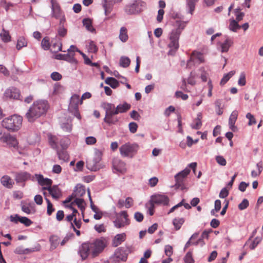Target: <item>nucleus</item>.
Listing matches in <instances>:
<instances>
[{
	"label": "nucleus",
	"mask_w": 263,
	"mask_h": 263,
	"mask_svg": "<svg viewBox=\"0 0 263 263\" xmlns=\"http://www.w3.org/2000/svg\"><path fill=\"white\" fill-rule=\"evenodd\" d=\"M84 26L85 27L86 29L89 31L92 32L94 31V28L92 26L91 20L89 18H85L83 21Z\"/></svg>",
	"instance_id": "obj_31"
},
{
	"label": "nucleus",
	"mask_w": 263,
	"mask_h": 263,
	"mask_svg": "<svg viewBox=\"0 0 263 263\" xmlns=\"http://www.w3.org/2000/svg\"><path fill=\"white\" fill-rule=\"evenodd\" d=\"M235 73L234 70L231 71L229 73L224 74L220 81V85H223L226 84L229 80Z\"/></svg>",
	"instance_id": "obj_32"
},
{
	"label": "nucleus",
	"mask_w": 263,
	"mask_h": 263,
	"mask_svg": "<svg viewBox=\"0 0 263 263\" xmlns=\"http://www.w3.org/2000/svg\"><path fill=\"white\" fill-rule=\"evenodd\" d=\"M138 125L135 122H131L129 124V130L132 133H135L137 129Z\"/></svg>",
	"instance_id": "obj_63"
},
{
	"label": "nucleus",
	"mask_w": 263,
	"mask_h": 263,
	"mask_svg": "<svg viewBox=\"0 0 263 263\" xmlns=\"http://www.w3.org/2000/svg\"><path fill=\"white\" fill-rule=\"evenodd\" d=\"M31 175L29 173L24 172L17 173L15 176V181L16 182H24L30 178Z\"/></svg>",
	"instance_id": "obj_18"
},
{
	"label": "nucleus",
	"mask_w": 263,
	"mask_h": 263,
	"mask_svg": "<svg viewBox=\"0 0 263 263\" xmlns=\"http://www.w3.org/2000/svg\"><path fill=\"white\" fill-rule=\"evenodd\" d=\"M104 242L101 240H96L92 243H83L79 248V253L83 260L85 259L89 254L92 257L97 256L104 249Z\"/></svg>",
	"instance_id": "obj_1"
},
{
	"label": "nucleus",
	"mask_w": 263,
	"mask_h": 263,
	"mask_svg": "<svg viewBox=\"0 0 263 263\" xmlns=\"http://www.w3.org/2000/svg\"><path fill=\"white\" fill-rule=\"evenodd\" d=\"M113 166L115 170L121 173H124L126 171L125 163L118 159H114L113 160Z\"/></svg>",
	"instance_id": "obj_16"
},
{
	"label": "nucleus",
	"mask_w": 263,
	"mask_h": 263,
	"mask_svg": "<svg viewBox=\"0 0 263 263\" xmlns=\"http://www.w3.org/2000/svg\"><path fill=\"white\" fill-rule=\"evenodd\" d=\"M22 117L14 115L3 119L2 125L7 130L14 132L20 129L22 126Z\"/></svg>",
	"instance_id": "obj_3"
},
{
	"label": "nucleus",
	"mask_w": 263,
	"mask_h": 263,
	"mask_svg": "<svg viewBox=\"0 0 263 263\" xmlns=\"http://www.w3.org/2000/svg\"><path fill=\"white\" fill-rule=\"evenodd\" d=\"M119 38L123 42H126L128 39L127 31L125 27H122L120 29Z\"/></svg>",
	"instance_id": "obj_30"
},
{
	"label": "nucleus",
	"mask_w": 263,
	"mask_h": 263,
	"mask_svg": "<svg viewBox=\"0 0 263 263\" xmlns=\"http://www.w3.org/2000/svg\"><path fill=\"white\" fill-rule=\"evenodd\" d=\"M131 106L127 102H124L123 104H120L116 107L117 114L119 113H123L127 111L130 108Z\"/></svg>",
	"instance_id": "obj_24"
},
{
	"label": "nucleus",
	"mask_w": 263,
	"mask_h": 263,
	"mask_svg": "<svg viewBox=\"0 0 263 263\" xmlns=\"http://www.w3.org/2000/svg\"><path fill=\"white\" fill-rule=\"evenodd\" d=\"M183 29V27H179L175 30H173L170 33L169 39L170 42L168 44V47L171 48L177 49L179 47L178 40L179 36L181 34L182 30Z\"/></svg>",
	"instance_id": "obj_5"
},
{
	"label": "nucleus",
	"mask_w": 263,
	"mask_h": 263,
	"mask_svg": "<svg viewBox=\"0 0 263 263\" xmlns=\"http://www.w3.org/2000/svg\"><path fill=\"white\" fill-rule=\"evenodd\" d=\"M195 77V72L194 71L191 72L190 77L187 79V83L191 85H195L196 81L194 80Z\"/></svg>",
	"instance_id": "obj_50"
},
{
	"label": "nucleus",
	"mask_w": 263,
	"mask_h": 263,
	"mask_svg": "<svg viewBox=\"0 0 263 263\" xmlns=\"http://www.w3.org/2000/svg\"><path fill=\"white\" fill-rule=\"evenodd\" d=\"M233 44V41L231 39L227 37L223 43L220 44L221 51L222 52H227Z\"/></svg>",
	"instance_id": "obj_23"
},
{
	"label": "nucleus",
	"mask_w": 263,
	"mask_h": 263,
	"mask_svg": "<svg viewBox=\"0 0 263 263\" xmlns=\"http://www.w3.org/2000/svg\"><path fill=\"white\" fill-rule=\"evenodd\" d=\"M88 50L91 52L95 53L97 51L98 48L95 43L91 41L88 45Z\"/></svg>",
	"instance_id": "obj_61"
},
{
	"label": "nucleus",
	"mask_w": 263,
	"mask_h": 263,
	"mask_svg": "<svg viewBox=\"0 0 263 263\" xmlns=\"http://www.w3.org/2000/svg\"><path fill=\"white\" fill-rule=\"evenodd\" d=\"M42 48L44 50H48L50 47L49 40L48 37H44L41 42Z\"/></svg>",
	"instance_id": "obj_43"
},
{
	"label": "nucleus",
	"mask_w": 263,
	"mask_h": 263,
	"mask_svg": "<svg viewBox=\"0 0 263 263\" xmlns=\"http://www.w3.org/2000/svg\"><path fill=\"white\" fill-rule=\"evenodd\" d=\"M249 201L247 199H244L239 204L238 208L240 210H243L249 206Z\"/></svg>",
	"instance_id": "obj_51"
},
{
	"label": "nucleus",
	"mask_w": 263,
	"mask_h": 263,
	"mask_svg": "<svg viewBox=\"0 0 263 263\" xmlns=\"http://www.w3.org/2000/svg\"><path fill=\"white\" fill-rule=\"evenodd\" d=\"M125 239V234L124 233L117 235L114 240L113 245L115 247H117L122 242L124 241Z\"/></svg>",
	"instance_id": "obj_27"
},
{
	"label": "nucleus",
	"mask_w": 263,
	"mask_h": 263,
	"mask_svg": "<svg viewBox=\"0 0 263 263\" xmlns=\"http://www.w3.org/2000/svg\"><path fill=\"white\" fill-rule=\"evenodd\" d=\"M238 115V112L237 110H233L229 119L230 128L233 132H236L237 130L236 126H235V123L237 120Z\"/></svg>",
	"instance_id": "obj_15"
},
{
	"label": "nucleus",
	"mask_w": 263,
	"mask_h": 263,
	"mask_svg": "<svg viewBox=\"0 0 263 263\" xmlns=\"http://www.w3.org/2000/svg\"><path fill=\"white\" fill-rule=\"evenodd\" d=\"M151 202L155 204L165 205L168 204L169 199L166 195L158 194L152 196Z\"/></svg>",
	"instance_id": "obj_10"
},
{
	"label": "nucleus",
	"mask_w": 263,
	"mask_h": 263,
	"mask_svg": "<svg viewBox=\"0 0 263 263\" xmlns=\"http://www.w3.org/2000/svg\"><path fill=\"white\" fill-rule=\"evenodd\" d=\"M134 200L131 197H127L125 201V206L126 208H130L133 204Z\"/></svg>",
	"instance_id": "obj_64"
},
{
	"label": "nucleus",
	"mask_w": 263,
	"mask_h": 263,
	"mask_svg": "<svg viewBox=\"0 0 263 263\" xmlns=\"http://www.w3.org/2000/svg\"><path fill=\"white\" fill-rule=\"evenodd\" d=\"M4 95L6 98L8 99H18L20 93L17 89L12 88L7 89Z\"/></svg>",
	"instance_id": "obj_13"
},
{
	"label": "nucleus",
	"mask_w": 263,
	"mask_h": 263,
	"mask_svg": "<svg viewBox=\"0 0 263 263\" xmlns=\"http://www.w3.org/2000/svg\"><path fill=\"white\" fill-rule=\"evenodd\" d=\"M200 71H201V79L204 82H205L207 81V78L208 74L206 72V71L205 70V69L204 67H201L199 69Z\"/></svg>",
	"instance_id": "obj_53"
},
{
	"label": "nucleus",
	"mask_w": 263,
	"mask_h": 263,
	"mask_svg": "<svg viewBox=\"0 0 263 263\" xmlns=\"http://www.w3.org/2000/svg\"><path fill=\"white\" fill-rule=\"evenodd\" d=\"M246 118L249 119L248 125L249 126H251L253 124H255L256 123V120L254 117L250 113H248L246 115Z\"/></svg>",
	"instance_id": "obj_48"
},
{
	"label": "nucleus",
	"mask_w": 263,
	"mask_h": 263,
	"mask_svg": "<svg viewBox=\"0 0 263 263\" xmlns=\"http://www.w3.org/2000/svg\"><path fill=\"white\" fill-rule=\"evenodd\" d=\"M183 260L185 263H194L192 252L189 251L184 256Z\"/></svg>",
	"instance_id": "obj_37"
},
{
	"label": "nucleus",
	"mask_w": 263,
	"mask_h": 263,
	"mask_svg": "<svg viewBox=\"0 0 263 263\" xmlns=\"http://www.w3.org/2000/svg\"><path fill=\"white\" fill-rule=\"evenodd\" d=\"M145 3L141 1L137 0L132 5L125 7V11L128 14H133L140 12L145 7Z\"/></svg>",
	"instance_id": "obj_8"
},
{
	"label": "nucleus",
	"mask_w": 263,
	"mask_h": 263,
	"mask_svg": "<svg viewBox=\"0 0 263 263\" xmlns=\"http://www.w3.org/2000/svg\"><path fill=\"white\" fill-rule=\"evenodd\" d=\"M97 140L96 138L92 136L88 137L85 139V142L88 145L94 144L96 143Z\"/></svg>",
	"instance_id": "obj_62"
},
{
	"label": "nucleus",
	"mask_w": 263,
	"mask_h": 263,
	"mask_svg": "<svg viewBox=\"0 0 263 263\" xmlns=\"http://www.w3.org/2000/svg\"><path fill=\"white\" fill-rule=\"evenodd\" d=\"M0 36L4 42H7L10 40V36L8 31H6L4 29H3L2 32L0 33Z\"/></svg>",
	"instance_id": "obj_36"
},
{
	"label": "nucleus",
	"mask_w": 263,
	"mask_h": 263,
	"mask_svg": "<svg viewBox=\"0 0 263 263\" xmlns=\"http://www.w3.org/2000/svg\"><path fill=\"white\" fill-rule=\"evenodd\" d=\"M60 238L57 235H52L49 238V242L50 244V250H53L55 249L60 243Z\"/></svg>",
	"instance_id": "obj_21"
},
{
	"label": "nucleus",
	"mask_w": 263,
	"mask_h": 263,
	"mask_svg": "<svg viewBox=\"0 0 263 263\" xmlns=\"http://www.w3.org/2000/svg\"><path fill=\"white\" fill-rule=\"evenodd\" d=\"M6 142L10 146L15 147L17 146L18 142L16 138L12 136H7L6 137Z\"/></svg>",
	"instance_id": "obj_35"
},
{
	"label": "nucleus",
	"mask_w": 263,
	"mask_h": 263,
	"mask_svg": "<svg viewBox=\"0 0 263 263\" xmlns=\"http://www.w3.org/2000/svg\"><path fill=\"white\" fill-rule=\"evenodd\" d=\"M100 160V158L99 156L96 158H89L87 160L86 165L87 167L89 170L93 171H96L99 169L98 163Z\"/></svg>",
	"instance_id": "obj_11"
},
{
	"label": "nucleus",
	"mask_w": 263,
	"mask_h": 263,
	"mask_svg": "<svg viewBox=\"0 0 263 263\" xmlns=\"http://www.w3.org/2000/svg\"><path fill=\"white\" fill-rule=\"evenodd\" d=\"M138 147V146L137 144L126 143L120 147V153L122 156L125 157L130 156L137 152Z\"/></svg>",
	"instance_id": "obj_9"
},
{
	"label": "nucleus",
	"mask_w": 263,
	"mask_h": 263,
	"mask_svg": "<svg viewBox=\"0 0 263 263\" xmlns=\"http://www.w3.org/2000/svg\"><path fill=\"white\" fill-rule=\"evenodd\" d=\"M51 3L52 10V16L56 18H60L62 14L60 5L55 0H51Z\"/></svg>",
	"instance_id": "obj_14"
},
{
	"label": "nucleus",
	"mask_w": 263,
	"mask_h": 263,
	"mask_svg": "<svg viewBox=\"0 0 263 263\" xmlns=\"http://www.w3.org/2000/svg\"><path fill=\"white\" fill-rule=\"evenodd\" d=\"M128 217L127 212L125 211H122L120 213L117 214L116 219L114 222L115 226L117 228H121L128 225L130 223V221Z\"/></svg>",
	"instance_id": "obj_6"
},
{
	"label": "nucleus",
	"mask_w": 263,
	"mask_h": 263,
	"mask_svg": "<svg viewBox=\"0 0 263 263\" xmlns=\"http://www.w3.org/2000/svg\"><path fill=\"white\" fill-rule=\"evenodd\" d=\"M73 193L76 197L80 198L86 193L85 186L81 184H77Z\"/></svg>",
	"instance_id": "obj_20"
},
{
	"label": "nucleus",
	"mask_w": 263,
	"mask_h": 263,
	"mask_svg": "<svg viewBox=\"0 0 263 263\" xmlns=\"http://www.w3.org/2000/svg\"><path fill=\"white\" fill-rule=\"evenodd\" d=\"M246 83V75L245 73L242 72L240 75V77L238 81V84L240 86H245Z\"/></svg>",
	"instance_id": "obj_52"
},
{
	"label": "nucleus",
	"mask_w": 263,
	"mask_h": 263,
	"mask_svg": "<svg viewBox=\"0 0 263 263\" xmlns=\"http://www.w3.org/2000/svg\"><path fill=\"white\" fill-rule=\"evenodd\" d=\"M43 189L47 190L52 198L56 200L59 199L62 196L61 190L57 186L44 187Z\"/></svg>",
	"instance_id": "obj_12"
},
{
	"label": "nucleus",
	"mask_w": 263,
	"mask_h": 263,
	"mask_svg": "<svg viewBox=\"0 0 263 263\" xmlns=\"http://www.w3.org/2000/svg\"><path fill=\"white\" fill-rule=\"evenodd\" d=\"M68 57L67 54H58L55 55V59L57 60H65L69 62L70 59H69Z\"/></svg>",
	"instance_id": "obj_58"
},
{
	"label": "nucleus",
	"mask_w": 263,
	"mask_h": 263,
	"mask_svg": "<svg viewBox=\"0 0 263 263\" xmlns=\"http://www.w3.org/2000/svg\"><path fill=\"white\" fill-rule=\"evenodd\" d=\"M73 202V205L76 204L78 208L80 209V210L82 211V213L84 211L86 206V203L84 201V200L81 198H78L76 197L74 201L72 202Z\"/></svg>",
	"instance_id": "obj_26"
},
{
	"label": "nucleus",
	"mask_w": 263,
	"mask_h": 263,
	"mask_svg": "<svg viewBox=\"0 0 263 263\" xmlns=\"http://www.w3.org/2000/svg\"><path fill=\"white\" fill-rule=\"evenodd\" d=\"M204 62V58L203 54L198 51H193L191 55L190 58L187 61L186 67L191 68L193 66H195L196 64H200Z\"/></svg>",
	"instance_id": "obj_4"
},
{
	"label": "nucleus",
	"mask_w": 263,
	"mask_h": 263,
	"mask_svg": "<svg viewBox=\"0 0 263 263\" xmlns=\"http://www.w3.org/2000/svg\"><path fill=\"white\" fill-rule=\"evenodd\" d=\"M241 28L239 25L238 22L234 20H230L229 28L233 32H236L237 30Z\"/></svg>",
	"instance_id": "obj_29"
},
{
	"label": "nucleus",
	"mask_w": 263,
	"mask_h": 263,
	"mask_svg": "<svg viewBox=\"0 0 263 263\" xmlns=\"http://www.w3.org/2000/svg\"><path fill=\"white\" fill-rule=\"evenodd\" d=\"M73 237V234L72 233L67 234L63 239V240L60 242L61 246H64L66 243L67 242Z\"/></svg>",
	"instance_id": "obj_49"
},
{
	"label": "nucleus",
	"mask_w": 263,
	"mask_h": 263,
	"mask_svg": "<svg viewBox=\"0 0 263 263\" xmlns=\"http://www.w3.org/2000/svg\"><path fill=\"white\" fill-rule=\"evenodd\" d=\"M16 217L20 222L24 224L26 226H29L32 223V221L26 217L16 216Z\"/></svg>",
	"instance_id": "obj_42"
},
{
	"label": "nucleus",
	"mask_w": 263,
	"mask_h": 263,
	"mask_svg": "<svg viewBox=\"0 0 263 263\" xmlns=\"http://www.w3.org/2000/svg\"><path fill=\"white\" fill-rule=\"evenodd\" d=\"M49 107L46 101L38 100L34 102L26 114V117L30 122L34 121L47 111Z\"/></svg>",
	"instance_id": "obj_2"
},
{
	"label": "nucleus",
	"mask_w": 263,
	"mask_h": 263,
	"mask_svg": "<svg viewBox=\"0 0 263 263\" xmlns=\"http://www.w3.org/2000/svg\"><path fill=\"white\" fill-rule=\"evenodd\" d=\"M184 222V220L183 218H175L173 220V223L175 229L176 230H178L180 229L181 226Z\"/></svg>",
	"instance_id": "obj_33"
},
{
	"label": "nucleus",
	"mask_w": 263,
	"mask_h": 263,
	"mask_svg": "<svg viewBox=\"0 0 263 263\" xmlns=\"http://www.w3.org/2000/svg\"><path fill=\"white\" fill-rule=\"evenodd\" d=\"M30 208V204H24L22 205V210L25 213L29 214L31 213Z\"/></svg>",
	"instance_id": "obj_55"
},
{
	"label": "nucleus",
	"mask_w": 263,
	"mask_h": 263,
	"mask_svg": "<svg viewBox=\"0 0 263 263\" xmlns=\"http://www.w3.org/2000/svg\"><path fill=\"white\" fill-rule=\"evenodd\" d=\"M117 115V114H106L105 117L104 119V121L109 125L115 124L118 121L117 118L115 117L114 115Z\"/></svg>",
	"instance_id": "obj_22"
},
{
	"label": "nucleus",
	"mask_w": 263,
	"mask_h": 263,
	"mask_svg": "<svg viewBox=\"0 0 263 263\" xmlns=\"http://www.w3.org/2000/svg\"><path fill=\"white\" fill-rule=\"evenodd\" d=\"M71 119H68L67 120V122L66 123H63L62 125V128L66 132H70L72 128V125L71 124Z\"/></svg>",
	"instance_id": "obj_40"
},
{
	"label": "nucleus",
	"mask_w": 263,
	"mask_h": 263,
	"mask_svg": "<svg viewBox=\"0 0 263 263\" xmlns=\"http://www.w3.org/2000/svg\"><path fill=\"white\" fill-rule=\"evenodd\" d=\"M102 106L105 110V114H117L116 107L112 103L105 102L102 104Z\"/></svg>",
	"instance_id": "obj_19"
},
{
	"label": "nucleus",
	"mask_w": 263,
	"mask_h": 263,
	"mask_svg": "<svg viewBox=\"0 0 263 263\" xmlns=\"http://www.w3.org/2000/svg\"><path fill=\"white\" fill-rule=\"evenodd\" d=\"M239 11H240V9H236L235 10V13H236V16L235 21H237L238 22L240 21L241 20H242L243 18V17L245 15L244 13L240 12H239Z\"/></svg>",
	"instance_id": "obj_56"
},
{
	"label": "nucleus",
	"mask_w": 263,
	"mask_h": 263,
	"mask_svg": "<svg viewBox=\"0 0 263 263\" xmlns=\"http://www.w3.org/2000/svg\"><path fill=\"white\" fill-rule=\"evenodd\" d=\"M198 0H187V5L190 10V13L192 14L195 10V4Z\"/></svg>",
	"instance_id": "obj_38"
},
{
	"label": "nucleus",
	"mask_w": 263,
	"mask_h": 263,
	"mask_svg": "<svg viewBox=\"0 0 263 263\" xmlns=\"http://www.w3.org/2000/svg\"><path fill=\"white\" fill-rule=\"evenodd\" d=\"M27 45V42L25 39L24 38H20L17 41V43L16 45V48L18 50L21 49L22 47L26 46Z\"/></svg>",
	"instance_id": "obj_46"
},
{
	"label": "nucleus",
	"mask_w": 263,
	"mask_h": 263,
	"mask_svg": "<svg viewBox=\"0 0 263 263\" xmlns=\"http://www.w3.org/2000/svg\"><path fill=\"white\" fill-rule=\"evenodd\" d=\"M82 104V100L80 99L79 95H73L70 99V105L77 109L79 104Z\"/></svg>",
	"instance_id": "obj_25"
},
{
	"label": "nucleus",
	"mask_w": 263,
	"mask_h": 263,
	"mask_svg": "<svg viewBox=\"0 0 263 263\" xmlns=\"http://www.w3.org/2000/svg\"><path fill=\"white\" fill-rule=\"evenodd\" d=\"M201 119L202 114L199 112L197 114V118L195 120V124L192 125L193 128L197 129L200 128L202 125Z\"/></svg>",
	"instance_id": "obj_34"
},
{
	"label": "nucleus",
	"mask_w": 263,
	"mask_h": 263,
	"mask_svg": "<svg viewBox=\"0 0 263 263\" xmlns=\"http://www.w3.org/2000/svg\"><path fill=\"white\" fill-rule=\"evenodd\" d=\"M130 63V59L128 57H122L120 58V64L123 67H127Z\"/></svg>",
	"instance_id": "obj_39"
},
{
	"label": "nucleus",
	"mask_w": 263,
	"mask_h": 263,
	"mask_svg": "<svg viewBox=\"0 0 263 263\" xmlns=\"http://www.w3.org/2000/svg\"><path fill=\"white\" fill-rule=\"evenodd\" d=\"M190 170L186 168L181 172L176 174L175 176L176 183L174 186L176 189H180L183 190L184 189L183 181L184 178L190 173Z\"/></svg>",
	"instance_id": "obj_7"
},
{
	"label": "nucleus",
	"mask_w": 263,
	"mask_h": 263,
	"mask_svg": "<svg viewBox=\"0 0 263 263\" xmlns=\"http://www.w3.org/2000/svg\"><path fill=\"white\" fill-rule=\"evenodd\" d=\"M1 183L4 186L8 189H11L13 187V185L14 184V182L10 177L8 175L3 176L1 178Z\"/></svg>",
	"instance_id": "obj_17"
},
{
	"label": "nucleus",
	"mask_w": 263,
	"mask_h": 263,
	"mask_svg": "<svg viewBox=\"0 0 263 263\" xmlns=\"http://www.w3.org/2000/svg\"><path fill=\"white\" fill-rule=\"evenodd\" d=\"M105 82L110 85L112 88H116L119 86L118 81L116 79L112 77L107 78Z\"/></svg>",
	"instance_id": "obj_28"
},
{
	"label": "nucleus",
	"mask_w": 263,
	"mask_h": 263,
	"mask_svg": "<svg viewBox=\"0 0 263 263\" xmlns=\"http://www.w3.org/2000/svg\"><path fill=\"white\" fill-rule=\"evenodd\" d=\"M173 250L172 246L170 245H167L165 247V254L168 257H171V255L173 254Z\"/></svg>",
	"instance_id": "obj_59"
},
{
	"label": "nucleus",
	"mask_w": 263,
	"mask_h": 263,
	"mask_svg": "<svg viewBox=\"0 0 263 263\" xmlns=\"http://www.w3.org/2000/svg\"><path fill=\"white\" fill-rule=\"evenodd\" d=\"M58 157L59 159L67 161L68 159V155L67 153L65 151H60L58 153Z\"/></svg>",
	"instance_id": "obj_47"
},
{
	"label": "nucleus",
	"mask_w": 263,
	"mask_h": 263,
	"mask_svg": "<svg viewBox=\"0 0 263 263\" xmlns=\"http://www.w3.org/2000/svg\"><path fill=\"white\" fill-rule=\"evenodd\" d=\"M257 170L252 171L251 174L253 177H256L261 173L262 171V163L261 162L257 164Z\"/></svg>",
	"instance_id": "obj_45"
},
{
	"label": "nucleus",
	"mask_w": 263,
	"mask_h": 263,
	"mask_svg": "<svg viewBox=\"0 0 263 263\" xmlns=\"http://www.w3.org/2000/svg\"><path fill=\"white\" fill-rule=\"evenodd\" d=\"M48 137H49V143H50V145L53 148L57 147V143L58 142V138L55 136H52V135H49Z\"/></svg>",
	"instance_id": "obj_41"
},
{
	"label": "nucleus",
	"mask_w": 263,
	"mask_h": 263,
	"mask_svg": "<svg viewBox=\"0 0 263 263\" xmlns=\"http://www.w3.org/2000/svg\"><path fill=\"white\" fill-rule=\"evenodd\" d=\"M221 209V201L219 200H216L215 201V209L211 211V214L215 215V212H218Z\"/></svg>",
	"instance_id": "obj_44"
},
{
	"label": "nucleus",
	"mask_w": 263,
	"mask_h": 263,
	"mask_svg": "<svg viewBox=\"0 0 263 263\" xmlns=\"http://www.w3.org/2000/svg\"><path fill=\"white\" fill-rule=\"evenodd\" d=\"M87 194H88V196L89 197V201L90 202L91 208L93 212H95V213H97V211H98V209L93 204V202H92V199H91V197L90 196V191H89V189H87Z\"/></svg>",
	"instance_id": "obj_54"
},
{
	"label": "nucleus",
	"mask_w": 263,
	"mask_h": 263,
	"mask_svg": "<svg viewBox=\"0 0 263 263\" xmlns=\"http://www.w3.org/2000/svg\"><path fill=\"white\" fill-rule=\"evenodd\" d=\"M175 96L177 98H180L183 100H186L188 98L187 95L184 94L180 91H177L175 93Z\"/></svg>",
	"instance_id": "obj_60"
},
{
	"label": "nucleus",
	"mask_w": 263,
	"mask_h": 263,
	"mask_svg": "<svg viewBox=\"0 0 263 263\" xmlns=\"http://www.w3.org/2000/svg\"><path fill=\"white\" fill-rule=\"evenodd\" d=\"M216 160L217 162L220 165L225 166L227 162L226 159L221 156H217L216 157Z\"/></svg>",
	"instance_id": "obj_57"
}]
</instances>
